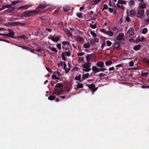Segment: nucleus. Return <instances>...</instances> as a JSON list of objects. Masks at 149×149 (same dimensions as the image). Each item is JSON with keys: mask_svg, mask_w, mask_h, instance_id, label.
Wrapping results in <instances>:
<instances>
[{"mask_svg": "<svg viewBox=\"0 0 149 149\" xmlns=\"http://www.w3.org/2000/svg\"><path fill=\"white\" fill-rule=\"evenodd\" d=\"M108 8V6L106 4H104L103 6V8L102 10L103 11L104 10H107Z\"/></svg>", "mask_w": 149, "mask_h": 149, "instance_id": "obj_50", "label": "nucleus"}, {"mask_svg": "<svg viewBox=\"0 0 149 149\" xmlns=\"http://www.w3.org/2000/svg\"><path fill=\"white\" fill-rule=\"evenodd\" d=\"M66 34L68 37H70V36H72V34L70 32V31L68 30L66 32Z\"/></svg>", "mask_w": 149, "mask_h": 149, "instance_id": "obj_24", "label": "nucleus"}, {"mask_svg": "<svg viewBox=\"0 0 149 149\" xmlns=\"http://www.w3.org/2000/svg\"><path fill=\"white\" fill-rule=\"evenodd\" d=\"M147 16L148 17L145 21L146 22H149V11H146Z\"/></svg>", "mask_w": 149, "mask_h": 149, "instance_id": "obj_36", "label": "nucleus"}, {"mask_svg": "<svg viewBox=\"0 0 149 149\" xmlns=\"http://www.w3.org/2000/svg\"><path fill=\"white\" fill-rule=\"evenodd\" d=\"M77 16L79 18H81L82 17V13H77Z\"/></svg>", "mask_w": 149, "mask_h": 149, "instance_id": "obj_56", "label": "nucleus"}, {"mask_svg": "<svg viewBox=\"0 0 149 149\" xmlns=\"http://www.w3.org/2000/svg\"><path fill=\"white\" fill-rule=\"evenodd\" d=\"M76 38L77 41L79 42H80L81 43H82V42H84V40L83 38L82 37H81L79 35L78 36H77Z\"/></svg>", "mask_w": 149, "mask_h": 149, "instance_id": "obj_9", "label": "nucleus"}, {"mask_svg": "<svg viewBox=\"0 0 149 149\" xmlns=\"http://www.w3.org/2000/svg\"><path fill=\"white\" fill-rule=\"evenodd\" d=\"M90 26L91 28L93 29H95L97 26V25L95 24H90Z\"/></svg>", "mask_w": 149, "mask_h": 149, "instance_id": "obj_35", "label": "nucleus"}, {"mask_svg": "<svg viewBox=\"0 0 149 149\" xmlns=\"http://www.w3.org/2000/svg\"><path fill=\"white\" fill-rule=\"evenodd\" d=\"M62 44L64 46L66 45H68L70 44V43L68 42L64 41L62 42Z\"/></svg>", "mask_w": 149, "mask_h": 149, "instance_id": "obj_43", "label": "nucleus"}, {"mask_svg": "<svg viewBox=\"0 0 149 149\" xmlns=\"http://www.w3.org/2000/svg\"><path fill=\"white\" fill-rule=\"evenodd\" d=\"M141 41V40H140L139 36L137 37L136 39V43H138Z\"/></svg>", "mask_w": 149, "mask_h": 149, "instance_id": "obj_55", "label": "nucleus"}, {"mask_svg": "<svg viewBox=\"0 0 149 149\" xmlns=\"http://www.w3.org/2000/svg\"><path fill=\"white\" fill-rule=\"evenodd\" d=\"M63 86V84L61 83H59L57 84L55 86L56 88H59L60 87H62Z\"/></svg>", "mask_w": 149, "mask_h": 149, "instance_id": "obj_25", "label": "nucleus"}, {"mask_svg": "<svg viewBox=\"0 0 149 149\" xmlns=\"http://www.w3.org/2000/svg\"><path fill=\"white\" fill-rule=\"evenodd\" d=\"M10 23L13 26H19L21 24V23L19 22H11Z\"/></svg>", "mask_w": 149, "mask_h": 149, "instance_id": "obj_16", "label": "nucleus"}, {"mask_svg": "<svg viewBox=\"0 0 149 149\" xmlns=\"http://www.w3.org/2000/svg\"><path fill=\"white\" fill-rule=\"evenodd\" d=\"M112 29L116 33H117L118 32L122 30V29H120L119 28H117L116 27H112Z\"/></svg>", "mask_w": 149, "mask_h": 149, "instance_id": "obj_8", "label": "nucleus"}, {"mask_svg": "<svg viewBox=\"0 0 149 149\" xmlns=\"http://www.w3.org/2000/svg\"><path fill=\"white\" fill-rule=\"evenodd\" d=\"M63 10L64 11L68 12L70 10V8L69 7H65L63 8Z\"/></svg>", "mask_w": 149, "mask_h": 149, "instance_id": "obj_45", "label": "nucleus"}, {"mask_svg": "<svg viewBox=\"0 0 149 149\" xmlns=\"http://www.w3.org/2000/svg\"><path fill=\"white\" fill-rule=\"evenodd\" d=\"M136 13L135 11L132 10L130 11V15L131 17H133L135 16Z\"/></svg>", "mask_w": 149, "mask_h": 149, "instance_id": "obj_28", "label": "nucleus"}, {"mask_svg": "<svg viewBox=\"0 0 149 149\" xmlns=\"http://www.w3.org/2000/svg\"><path fill=\"white\" fill-rule=\"evenodd\" d=\"M101 0H95L93 2V5L98 4Z\"/></svg>", "mask_w": 149, "mask_h": 149, "instance_id": "obj_41", "label": "nucleus"}, {"mask_svg": "<svg viewBox=\"0 0 149 149\" xmlns=\"http://www.w3.org/2000/svg\"><path fill=\"white\" fill-rule=\"evenodd\" d=\"M52 79H56L57 77L54 74H53L52 76Z\"/></svg>", "mask_w": 149, "mask_h": 149, "instance_id": "obj_62", "label": "nucleus"}, {"mask_svg": "<svg viewBox=\"0 0 149 149\" xmlns=\"http://www.w3.org/2000/svg\"><path fill=\"white\" fill-rule=\"evenodd\" d=\"M124 33H120L116 37V39L118 40H124L123 39V38Z\"/></svg>", "mask_w": 149, "mask_h": 149, "instance_id": "obj_6", "label": "nucleus"}, {"mask_svg": "<svg viewBox=\"0 0 149 149\" xmlns=\"http://www.w3.org/2000/svg\"><path fill=\"white\" fill-rule=\"evenodd\" d=\"M106 33L109 35L110 36H113V34L112 31H109L107 32Z\"/></svg>", "mask_w": 149, "mask_h": 149, "instance_id": "obj_37", "label": "nucleus"}, {"mask_svg": "<svg viewBox=\"0 0 149 149\" xmlns=\"http://www.w3.org/2000/svg\"><path fill=\"white\" fill-rule=\"evenodd\" d=\"M45 50V49L43 48H42L41 49H37L36 50V51L37 52H43Z\"/></svg>", "mask_w": 149, "mask_h": 149, "instance_id": "obj_48", "label": "nucleus"}, {"mask_svg": "<svg viewBox=\"0 0 149 149\" xmlns=\"http://www.w3.org/2000/svg\"><path fill=\"white\" fill-rule=\"evenodd\" d=\"M18 46L19 47H21L24 49H26V50L28 49L29 51H31V52L33 53L32 51H31V50H32V49L31 48H29L27 47H26L25 46H22L21 45H19Z\"/></svg>", "mask_w": 149, "mask_h": 149, "instance_id": "obj_18", "label": "nucleus"}, {"mask_svg": "<svg viewBox=\"0 0 149 149\" xmlns=\"http://www.w3.org/2000/svg\"><path fill=\"white\" fill-rule=\"evenodd\" d=\"M141 45H137L135 46L133 48V49L135 51H138L140 50Z\"/></svg>", "mask_w": 149, "mask_h": 149, "instance_id": "obj_19", "label": "nucleus"}, {"mask_svg": "<svg viewBox=\"0 0 149 149\" xmlns=\"http://www.w3.org/2000/svg\"><path fill=\"white\" fill-rule=\"evenodd\" d=\"M134 1L133 0H131L130 1L129 3V6H133L134 5Z\"/></svg>", "mask_w": 149, "mask_h": 149, "instance_id": "obj_40", "label": "nucleus"}, {"mask_svg": "<svg viewBox=\"0 0 149 149\" xmlns=\"http://www.w3.org/2000/svg\"><path fill=\"white\" fill-rule=\"evenodd\" d=\"M46 69L49 72H50L51 73V72H52V71L51 70H50V69L49 68H48V67H46Z\"/></svg>", "mask_w": 149, "mask_h": 149, "instance_id": "obj_64", "label": "nucleus"}, {"mask_svg": "<svg viewBox=\"0 0 149 149\" xmlns=\"http://www.w3.org/2000/svg\"><path fill=\"white\" fill-rule=\"evenodd\" d=\"M106 76V74L104 73H100L99 75L100 79H102V78L105 77Z\"/></svg>", "mask_w": 149, "mask_h": 149, "instance_id": "obj_33", "label": "nucleus"}, {"mask_svg": "<svg viewBox=\"0 0 149 149\" xmlns=\"http://www.w3.org/2000/svg\"><path fill=\"white\" fill-rule=\"evenodd\" d=\"M74 79L76 80H78L81 81V75L79 74V76H76L75 78Z\"/></svg>", "mask_w": 149, "mask_h": 149, "instance_id": "obj_27", "label": "nucleus"}, {"mask_svg": "<svg viewBox=\"0 0 149 149\" xmlns=\"http://www.w3.org/2000/svg\"><path fill=\"white\" fill-rule=\"evenodd\" d=\"M84 53L83 52H81L80 53H78L77 54V55L78 56H82L84 55Z\"/></svg>", "mask_w": 149, "mask_h": 149, "instance_id": "obj_63", "label": "nucleus"}, {"mask_svg": "<svg viewBox=\"0 0 149 149\" xmlns=\"http://www.w3.org/2000/svg\"><path fill=\"white\" fill-rule=\"evenodd\" d=\"M70 54H71L70 51H68L66 52V55L68 57H69L70 56Z\"/></svg>", "mask_w": 149, "mask_h": 149, "instance_id": "obj_57", "label": "nucleus"}, {"mask_svg": "<svg viewBox=\"0 0 149 149\" xmlns=\"http://www.w3.org/2000/svg\"><path fill=\"white\" fill-rule=\"evenodd\" d=\"M77 86L78 88H82L83 87L84 85L82 84H78Z\"/></svg>", "mask_w": 149, "mask_h": 149, "instance_id": "obj_39", "label": "nucleus"}, {"mask_svg": "<svg viewBox=\"0 0 149 149\" xmlns=\"http://www.w3.org/2000/svg\"><path fill=\"white\" fill-rule=\"evenodd\" d=\"M144 10L142 8H139L138 10V13L137 17L139 18H142L144 15Z\"/></svg>", "mask_w": 149, "mask_h": 149, "instance_id": "obj_4", "label": "nucleus"}, {"mask_svg": "<svg viewBox=\"0 0 149 149\" xmlns=\"http://www.w3.org/2000/svg\"><path fill=\"white\" fill-rule=\"evenodd\" d=\"M115 70V68H114V67H112L111 68H110L109 69V71H111L112 70Z\"/></svg>", "mask_w": 149, "mask_h": 149, "instance_id": "obj_59", "label": "nucleus"}, {"mask_svg": "<svg viewBox=\"0 0 149 149\" xmlns=\"http://www.w3.org/2000/svg\"><path fill=\"white\" fill-rule=\"evenodd\" d=\"M91 45L89 42L86 43L84 45V47L85 48H90Z\"/></svg>", "mask_w": 149, "mask_h": 149, "instance_id": "obj_22", "label": "nucleus"}, {"mask_svg": "<svg viewBox=\"0 0 149 149\" xmlns=\"http://www.w3.org/2000/svg\"><path fill=\"white\" fill-rule=\"evenodd\" d=\"M95 87V85L93 84H92L88 86V88L90 89L91 91L93 93L94 92L93 90H94V88Z\"/></svg>", "mask_w": 149, "mask_h": 149, "instance_id": "obj_13", "label": "nucleus"}, {"mask_svg": "<svg viewBox=\"0 0 149 149\" xmlns=\"http://www.w3.org/2000/svg\"><path fill=\"white\" fill-rule=\"evenodd\" d=\"M134 62L133 61H131L129 62V66L130 67H132L134 65Z\"/></svg>", "mask_w": 149, "mask_h": 149, "instance_id": "obj_54", "label": "nucleus"}, {"mask_svg": "<svg viewBox=\"0 0 149 149\" xmlns=\"http://www.w3.org/2000/svg\"><path fill=\"white\" fill-rule=\"evenodd\" d=\"M118 3L120 4H124L125 5L126 4V2L124 1H122L121 0H118Z\"/></svg>", "mask_w": 149, "mask_h": 149, "instance_id": "obj_32", "label": "nucleus"}, {"mask_svg": "<svg viewBox=\"0 0 149 149\" xmlns=\"http://www.w3.org/2000/svg\"><path fill=\"white\" fill-rule=\"evenodd\" d=\"M93 40L95 42H98L99 41V39H97V38H95Z\"/></svg>", "mask_w": 149, "mask_h": 149, "instance_id": "obj_61", "label": "nucleus"}, {"mask_svg": "<svg viewBox=\"0 0 149 149\" xmlns=\"http://www.w3.org/2000/svg\"><path fill=\"white\" fill-rule=\"evenodd\" d=\"M55 97L56 96L55 95L53 96L52 95H50L49 96L48 99L49 100H53L55 99Z\"/></svg>", "mask_w": 149, "mask_h": 149, "instance_id": "obj_29", "label": "nucleus"}, {"mask_svg": "<svg viewBox=\"0 0 149 149\" xmlns=\"http://www.w3.org/2000/svg\"><path fill=\"white\" fill-rule=\"evenodd\" d=\"M38 13V11L36 10L32 11H25L23 13V15L26 17H28L32 15Z\"/></svg>", "mask_w": 149, "mask_h": 149, "instance_id": "obj_2", "label": "nucleus"}, {"mask_svg": "<svg viewBox=\"0 0 149 149\" xmlns=\"http://www.w3.org/2000/svg\"><path fill=\"white\" fill-rule=\"evenodd\" d=\"M91 44L92 45H94L95 44V42L92 39V40L90 41Z\"/></svg>", "mask_w": 149, "mask_h": 149, "instance_id": "obj_60", "label": "nucleus"}, {"mask_svg": "<svg viewBox=\"0 0 149 149\" xmlns=\"http://www.w3.org/2000/svg\"><path fill=\"white\" fill-rule=\"evenodd\" d=\"M49 47L50 48V49L52 50V51L55 52L56 53H57V51L56 49L54 47H51L49 46Z\"/></svg>", "mask_w": 149, "mask_h": 149, "instance_id": "obj_31", "label": "nucleus"}, {"mask_svg": "<svg viewBox=\"0 0 149 149\" xmlns=\"http://www.w3.org/2000/svg\"><path fill=\"white\" fill-rule=\"evenodd\" d=\"M85 68V69H83V71H85V72H88L90 71L91 70V68H89L87 67Z\"/></svg>", "mask_w": 149, "mask_h": 149, "instance_id": "obj_38", "label": "nucleus"}, {"mask_svg": "<svg viewBox=\"0 0 149 149\" xmlns=\"http://www.w3.org/2000/svg\"><path fill=\"white\" fill-rule=\"evenodd\" d=\"M92 70H93V72L94 73L98 72V68L95 66H93L92 68Z\"/></svg>", "mask_w": 149, "mask_h": 149, "instance_id": "obj_21", "label": "nucleus"}, {"mask_svg": "<svg viewBox=\"0 0 149 149\" xmlns=\"http://www.w3.org/2000/svg\"><path fill=\"white\" fill-rule=\"evenodd\" d=\"M6 34L7 36H6L13 38L15 39H19V38L22 39L25 38V36L24 35H23L21 36H13V35L15 34V33L13 31H12V32H10L9 33H8Z\"/></svg>", "mask_w": 149, "mask_h": 149, "instance_id": "obj_1", "label": "nucleus"}, {"mask_svg": "<svg viewBox=\"0 0 149 149\" xmlns=\"http://www.w3.org/2000/svg\"><path fill=\"white\" fill-rule=\"evenodd\" d=\"M63 68L64 70H65V73H67L69 72V71L70 70V68H69L67 69V65L65 62H63Z\"/></svg>", "mask_w": 149, "mask_h": 149, "instance_id": "obj_10", "label": "nucleus"}, {"mask_svg": "<svg viewBox=\"0 0 149 149\" xmlns=\"http://www.w3.org/2000/svg\"><path fill=\"white\" fill-rule=\"evenodd\" d=\"M148 72H144L141 74L142 76H143L145 77H147V75L148 74Z\"/></svg>", "mask_w": 149, "mask_h": 149, "instance_id": "obj_47", "label": "nucleus"}, {"mask_svg": "<svg viewBox=\"0 0 149 149\" xmlns=\"http://www.w3.org/2000/svg\"><path fill=\"white\" fill-rule=\"evenodd\" d=\"M49 6V5L45 4H40L39 6L37 7L35 10H37L38 11V13L39 11L41 10H42L44 9L46 7Z\"/></svg>", "mask_w": 149, "mask_h": 149, "instance_id": "obj_3", "label": "nucleus"}, {"mask_svg": "<svg viewBox=\"0 0 149 149\" xmlns=\"http://www.w3.org/2000/svg\"><path fill=\"white\" fill-rule=\"evenodd\" d=\"M127 33H130V36L133 35L134 34V30L133 27H130L128 30Z\"/></svg>", "mask_w": 149, "mask_h": 149, "instance_id": "obj_7", "label": "nucleus"}, {"mask_svg": "<svg viewBox=\"0 0 149 149\" xmlns=\"http://www.w3.org/2000/svg\"><path fill=\"white\" fill-rule=\"evenodd\" d=\"M91 66L89 62H87L85 64L82 65V67L83 68H90Z\"/></svg>", "mask_w": 149, "mask_h": 149, "instance_id": "obj_14", "label": "nucleus"}, {"mask_svg": "<svg viewBox=\"0 0 149 149\" xmlns=\"http://www.w3.org/2000/svg\"><path fill=\"white\" fill-rule=\"evenodd\" d=\"M114 48L117 50L120 49V44L118 43H115L114 45Z\"/></svg>", "mask_w": 149, "mask_h": 149, "instance_id": "obj_12", "label": "nucleus"}, {"mask_svg": "<svg viewBox=\"0 0 149 149\" xmlns=\"http://www.w3.org/2000/svg\"><path fill=\"white\" fill-rule=\"evenodd\" d=\"M126 20L128 22H130L131 21L130 19L127 16L126 17Z\"/></svg>", "mask_w": 149, "mask_h": 149, "instance_id": "obj_53", "label": "nucleus"}, {"mask_svg": "<svg viewBox=\"0 0 149 149\" xmlns=\"http://www.w3.org/2000/svg\"><path fill=\"white\" fill-rule=\"evenodd\" d=\"M89 76V73H86V74H84L82 76V80H84L88 78Z\"/></svg>", "mask_w": 149, "mask_h": 149, "instance_id": "obj_17", "label": "nucleus"}, {"mask_svg": "<svg viewBox=\"0 0 149 149\" xmlns=\"http://www.w3.org/2000/svg\"><path fill=\"white\" fill-rule=\"evenodd\" d=\"M28 7L27 5H24L22 6H20L19 8L20 9H27L28 8Z\"/></svg>", "mask_w": 149, "mask_h": 149, "instance_id": "obj_42", "label": "nucleus"}, {"mask_svg": "<svg viewBox=\"0 0 149 149\" xmlns=\"http://www.w3.org/2000/svg\"><path fill=\"white\" fill-rule=\"evenodd\" d=\"M112 63V62L111 61L108 60L105 62V64L107 65H111Z\"/></svg>", "mask_w": 149, "mask_h": 149, "instance_id": "obj_30", "label": "nucleus"}, {"mask_svg": "<svg viewBox=\"0 0 149 149\" xmlns=\"http://www.w3.org/2000/svg\"><path fill=\"white\" fill-rule=\"evenodd\" d=\"M11 7V6L10 5H6L4 6H3V8H5V9L6 8H10Z\"/></svg>", "mask_w": 149, "mask_h": 149, "instance_id": "obj_58", "label": "nucleus"}, {"mask_svg": "<svg viewBox=\"0 0 149 149\" xmlns=\"http://www.w3.org/2000/svg\"><path fill=\"white\" fill-rule=\"evenodd\" d=\"M22 1L19 0H17V1H13V2H12L11 3V4L13 5H15V4H16L17 3H19L20 2H22Z\"/></svg>", "mask_w": 149, "mask_h": 149, "instance_id": "obj_23", "label": "nucleus"}, {"mask_svg": "<svg viewBox=\"0 0 149 149\" xmlns=\"http://www.w3.org/2000/svg\"><path fill=\"white\" fill-rule=\"evenodd\" d=\"M56 47L59 50H60L61 49V45L60 43H57L56 44Z\"/></svg>", "mask_w": 149, "mask_h": 149, "instance_id": "obj_51", "label": "nucleus"}, {"mask_svg": "<svg viewBox=\"0 0 149 149\" xmlns=\"http://www.w3.org/2000/svg\"><path fill=\"white\" fill-rule=\"evenodd\" d=\"M112 43V42L109 40H107V45L108 46H111Z\"/></svg>", "mask_w": 149, "mask_h": 149, "instance_id": "obj_49", "label": "nucleus"}, {"mask_svg": "<svg viewBox=\"0 0 149 149\" xmlns=\"http://www.w3.org/2000/svg\"><path fill=\"white\" fill-rule=\"evenodd\" d=\"M139 6L140 7V8L143 9L146 8V6L145 3H143V4L141 3H140Z\"/></svg>", "mask_w": 149, "mask_h": 149, "instance_id": "obj_26", "label": "nucleus"}, {"mask_svg": "<svg viewBox=\"0 0 149 149\" xmlns=\"http://www.w3.org/2000/svg\"><path fill=\"white\" fill-rule=\"evenodd\" d=\"M93 54H92L87 56L86 57V60L87 62H90V59H91L94 56Z\"/></svg>", "mask_w": 149, "mask_h": 149, "instance_id": "obj_15", "label": "nucleus"}, {"mask_svg": "<svg viewBox=\"0 0 149 149\" xmlns=\"http://www.w3.org/2000/svg\"><path fill=\"white\" fill-rule=\"evenodd\" d=\"M61 56L62 59L64 61H66V58L65 57V55L63 52H62L61 54Z\"/></svg>", "mask_w": 149, "mask_h": 149, "instance_id": "obj_46", "label": "nucleus"}, {"mask_svg": "<svg viewBox=\"0 0 149 149\" xmlns=\"http://www.w3.org/2000/svg\"><path fill=\"white\" fill-rule=\"evenodd\" d=\"M148 32V29L146 28L143 29L142 31V33L144 34H146Z\"/></svg>", "mask_w": 149, "mask_h": 149, "instance_id": "obj_44", "label": "nucleus"}, {"mask_svg": "<svg viewBox=\"0 0 149 149\" xmlns=\"http://www.w3.org/2000/svg\"><path fill=\"white\" fill-rule=\"evenodd\" d=\"M105 70H107V69L106 68H102V67L100 68H98V72H99L100 71L104 72Z\"/></svg>", "mask_w": 149, "mask_h": 149, "instance_id": "obj_34", "label": "nucleus"}, {"mask_svg": "<svg viewBox=\"0 0 149 149\" xmlns=\"http://www.w3.org/2000/svg\"><path fill=\"white\" fill-rule=\"evenodd\" d=\"M96 65L98 67L101 68L103 67L104 66V62L101 61L97 62Z\"/></svg>", "mask_w": 149, "mask_h": 149, "instance_id": "obj_11", "label": "nucleus"}, {"mask_svg": "<svg viewBox=\"0 0 149 149\" xmlns=\"http://www.w3.org/2000/svg\"><path fill=\"white\" fill-rule=\"evenodd\" d=\"M91 34L94 37H96L97 36V34L93 31L91 32Z\"/></svg>", "mask_w": 149, "mask_h": 149, "instance_id": "obj_52", "label": "nucleus"}, {"mask_svg": "<svg viewBox=\"0 0 149 149\" xmlns=\"http://www.w3.org/2000/svg\"><path fill=\"white\" fill-rule=\"evenodd\" d=\"M40 30V28H39L37 30H36V31L33 32L32 34H34L35 36H38V33H39Z\"/></svg>", "mask_w": 149, "mask_h": 149, "instance_id": "obj_20", "label": "nucleus"}, {"mask_svg": "<svg viewBox=\"0 0 149 149\" xmlns=\"http://www.w3.org/2000/svg\"><path fill=\"white\" fill-rule=\"evenodd\" d=\"M60 38V37L59 36H57L54 37H49L48 38L54 42H57L59 40Z\"/></svg>", "mask_w": 149, "mask_h": 149, "instance_id": "obj_5", "label": "nucleus"}]
</instances>
